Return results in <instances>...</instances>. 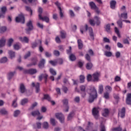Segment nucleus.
Wrapping results in <instances>:
<instances>
[{"label": "nucleus", "instance_id": "obj_1", "mask_svg": "<svg viewBox=\"0 0 131 131\" xmlns=\"http://www.w3.org/2000/svg\"><path fill=\"white\" fill-rule=\"evenodd\" d=\"M88 94L89 95V97L88 99V102L89 103H93L94 101L98 98V93L97 92V90L95 87H92L90 89L87 91Z\"/></svg>", "mask_w": 131, "mask_h": 131}, {"label": "nucleus", "instance_id": "obj_2", "mask_svg": "<svg viewBox=\"0 0 131 131\" xmlns=\"http://www.w3.org/2000/svg\"><path fill=\"white\" fill-rule=\"evenodd\" d=\"M15 21L17 23H20L24 24L25 23V17L23 14H20L16 17Z\"/></svg>", "mask_w": 131, "mask_h": 131}, {"label": "nucleus", "instance_id": "obj_3", "mask_svg": "<svg viewBox=\"0 0 131 131\" xmlns=\"http://www.w3.org/2000/svg\"><path fill=\"white\" fill-rule=\"evenodd\" d=\"M89 6L92 10H95V12L97 13V14H100V10H99V8L98 7H97V5H96V4H95L94 2H90Z\"/></svg>", "mask_w": 131, "mask_h": 131}, {"label": "nucleus", "instance_id": "obj_4", "mask_svg": "<svg viewBox=\"0 0 131 131\" xmlns=\"http://www.w3.org/2000/svg\"><path fill=\"white\" fill-rule=\"evenodd\" d=\"M55 116L56 118H57V119H59L61 123H64V121L65 120V117H64V115L62 114V113H57L55 114Z\"/></svg>", "mask_w": 131, "mask_h": 131}, {"label": "nucleus", "instance_id": "obj_5", "mask_svg": "<svg viewBox=\"0 0 131 131\" xmlns=\"http://www.w3.org/2000/svg\"><path fill=\"white\" fill-rule=\"evenodd\" d=\"M92 114L94 117L95 118V119H99V110H98V108L97 107L93 108L92 110Z\"/></svg>", "mask_w": 131, "mask_h": 131}, {"label": "nucleus", "instance_id": "obj_6", "mask_svg": "<svg viewBox=\"0 0 131 131\" xmlns=\"http://www.w3.org/2000/svg\"><path fill=\"white\" fill-rule=\"evenodd\" d=\"M27 26L28 28V29H26L27 33H29V31H31L32 29H33V26L32 25V21L29 20L27 23Z\"/></svg>", "mask_w": 131, "mask_h": 131}, {"label": "nucleus", "instance_id": "obj_7", "mask_svg": "<svg viewBox=\"0 0 131 131\" xmlns=\"http://www.w3.org/2000/svg\"><path fill=\"white\" fill-rule=\"evenodd\" d=\"M55 5L57 6L58 10H59V15L61 18H63L64 17L63 12L62 10V8H61V4H60L58 1L55 2Z\"/></svg>", "mask_w": 131, "mask_h": 131}, {"label": "nucleus", "instance_id": "obj_8", "mask_svg": "<svg viewBox=\"0 0 131 131\" xmlns=\"http://www.w3.org/2000/svg\"><path fill=\"white\" fill-rule=\"evenodd\" d=\"M25 73L28 74H35L37 72V71L35 69H30L29 70H26L24 71Z\"/></svg>", "mask_w": 131, "mask_h": 131}, {"label": "nucleus", "instance_id": "obj_9", "mask_svg": "<svg viewBox=\"0 0 131 131\" xmlns=\"http://www.w3.org/2000/svg\"><path fill=\"white\" fill-rule=\"evenodd\" d=\"M118 115L119 117L124 118L125 116V108L123 107L121 111L119 112Z\"/></svg>", "mask_w": 131, "mask_h": 131}, {"label": "nucleus", "instance_id": "obj_10", "mask_svg": "<svg viewBox=\"0 0 131 131\" xmlns=\"http://www.w3.org/2000/svg\"><path fill=\"white\" fill-rule=\"evenodd\" d=\"M100 77V73L96 72L92 75V78L94 81H99V78Z\"/></svg>", "mask_w": 131, "mask_h": 131}, {"label": "nucleus", "instance_id": "obj_11", "mask_svg": "<svg viewBox=\"0 0 131 131\" xmlns=\"http://www.w3.org/2000/svg\"><path fill=\"white\" fill-rule=\"evenodd\" d=\"M32 85L33 87L35 86V89H36V93H39V92L40 91V89L39 88V83L37 82L35 84V83L32 82Z\"/></svg>", "mask_w": 131, "mask_h": 131}, {"label": "nucleus", "instance_id": "obj_12", "mask_svg": "<svg viewBox=\"0 0 131 131\" xmlns=\"http://www.w3.org/2000/svg\"><path fill=\"white\" fill-rule=\"evenodd\" d=\"M6 41H7V40L6 39V38L5 37H2L0 39V48H3V47H5L6 45Z\"/></svg>", "mask_w": 131, "mask_h": 131}, {"label": "nucleus", "instance_id": "obj_13", "mask_svg": "<svg viewBox=\"0 0 131 131\" xmlns=\"http://www.w3.org/2000/svg\"><path fill=\"white\" fill-rule=\"evenodd\" d=\"M49 75L48 74L45 73V74H41L38 77V79L39 81H41L42 80V78H44V79H48Z\"/></svg>", "mask_w": 131, "mask_h": 131}, {"label": "nucleus", "instance_id": "obj_14", "mask_svg": "<svg viewBox=\"0 0 131 131\" xmlns=\"http://www.w3.org/2000/svg\"><path fill=\"white\" fill-rule=\"evenodd\" d=\"M15 74H16V72H10L8 73L7 74V78L8 80H11Z\"/></svg>", "mask_w": 131, "mask_h": 131}, {"label": "nucleus", "instance_id": "obj_15", "mask_svg": "<svg viewBox=\"0 0 131 131\" xmlns=\"http://www.w3.org/2000/svg\"><path fill=\"white\" fill-rule=\"evenodd\" d=\"M19 90L21 94H24V93L26 92V88H25L24 84L21 83L20 84Z\"/></svg>", "mask_w": 131, "mask_h": 131}, {"label": "nucleus", "instance_id": "obj_16", "mask_svg": "<svg viewBox=\"0 0 131 131\" xmlns=\"http://www.w3.org/2000/svg\"><path fill=\"white\" fill-rule=\"evenodd\" d=\"M62 103L63 105H65L67 106V109L64 111L65 112H68L69 110V106H68V99H63L62 100Z\"/></svg>", "mask_w": 131, "mask_h": 131}, {"label": "nucleus", "instance_id": "obj_17", "mask_svg": "<svg viewBox=\"0 0 131 131\" xmlns=\"http://www.w3.org/2000/svg\"><path fill=\"white\" fill-rule=\"evenodd\" d=\"M45 64H46V60L45 59H42L38 64V67L40 68H43V67H45Z\"/></svg>", "mask_w": 131, "mask_h": 131}, {"label": "nucleus", "instance_id": "obj_18", "mask_svg": "<svg viewBox=\"0 0 131 131\" xmlns=\"http://www.w3.org/2000/svg\"><path fill=\"white\" fill-rule=\"evenodd\" d=\"M39 19L40 20H42V21H45L46 23H49L50 22V18L48 16L42 17L40 15V17H39Z\"/></svg>", "mask_w": 131, "mask_h": 131}, {"label": "nucleus", "instance_id": "obj_19", "mask_svg": "<svg viewBox=\"0 0 131 131\" xmlns=\"http://www.w3.org/2000/svg\"><path fill=\"white\" fill-rule=\"evenodd\" d=\"M126 103L128 104V105H131V94H128L127 95V98L126 99Z\"/></svg>", "mask_w": 131, "mask_h": 131}, {"label": "nucleus", "instance_id": "obj_20", "mask_svg": "<svg viewBox=\"0 0 131 131\" xmlns=\"http://www.w3.org/2000/svg\"><path fill=\"white\" fill-rule=\"evenodd\" d=\"M89 31L91 39H92V40H94V39H95V38L94 37V32H93V29L91 27H89Z\"/></svg>", "mask_w": 131, "mask_h": 131}, {"label": "nucleus", "instance_id": "obj_21", "mask_svg": "<svg viewBox=\"0 0 131 131\" xmlns=\"http://www.w3.org/2000/svg\"><path fill=\"white\" fill-rule=\"evenodd\" d=\"M104 90L106 91V93H111L112 92V87L107 85L105 86Z\"/></svg>", "mask_w": 131, "mask_h": 131}, {"label": "nucleus", "instance_id": "obj_22", "mask_svg": "<svg viewBox=\"0 0 131 131\" xmlns=\"http://www.w3.org/2000/svg\"><path fill=\"white\" fill-rule=\"evenodd\" d=\"M8 111L6 110V108H2L0 110V114L2 115H8Z\"/></svg>", "mask_w": 131, "mask_h": 131}, {"label": "nucleus", "instance_id": "obj_23", "mask_svg": "<svg viewBox=\"0 0 131 131\" xmlns=\"http://www.w3.org/2000/svg\"><path fill=\"white\" fill-rule=\"evenodd\" d=\"M8 54H9L11 59H13V58H15V52L11 51V50H9L8 51Z\"/></svg>", "mask_w": 131, "mask_h": 131}, {"label": "nucleus", "instance_id": "obj_24", "mask_svg": "<svg viewBox=\"0 0 131 131\" xmlns=\"http://www.w3.org/2000/svg\"><path fill=\"white\" fill-rule=\"evenodd\" d=\"M40 115V113H39V111L38 110L33 111L31 113V115H32V116H34V117L38 116V115Z\"/></svg>", "mask_w": 131, "mask_h": 131}, {"label": "nucleus", "instance_id": "obj_25", "mask_svg": "<svg viewBox=\"0 0 131 131\" xmlns=\"http://www.w3.org/2000/svg\"><path fill=\"white\" fill-rule=\"evenodd\" d=\"M78 42V49L79 50H81L83 47V44H82V41L81 39H78L77 41Z\"/></svg>", "mask_w": 131, "mask_h": 131}, {"label": "nucleus", "instance_id": "obj_26", "mask_svg": "<svg viewBox=\"0 0 131 131\" xmlns=\"http://www.w3.org/2000/svg\"><path fill=\"white\" fill-rule=\"evenodd\" d=\"M42 100H47V101H49V102H50L51 99V97L50 96V95H49V94H45L43 95V98L42 99Z\"/></svg>", "mask_w": 131, "mask_h": 131}, {"label": "nucleus", "instance_id": "obj_27", "mask_svg": "<svg viewBox=\"0 0 131 131\" xmlns=\"http://www.w3.org/2000/svg\"><path fill=\"white\" fill-rule=\"evenodd\" d=\"M117 24L118 25V26L119 28H122L123 24L122 23V20H121V19H119L117 21Z\"/></svg>", "mask_w": 131, "mask_h": 131}, {"label": "nucleus", "instance_id": "obj_28", "mask_svg": "<svg viewBox=\"0 0 131 131\" xmlns=\"http://www.w3.org/2000/svg\"><path fill=\"white\" fill-rule=\"evenodd\" d=\"M108 114L109 110L108 109H104L102 113L103 116H104V117H106V116H108Z\"/></svg>", "mask_w": 131, "mask_h": 131}, {"label": "nucleus", "instance_id": "obj_29", "mask_svg": "<svg viewBox=\"0 0 131 131\" xmlns=\"http://www.w3.org/2000/svg\"><path fill=\"white\" fill-rule=\"evenodd\" d=\"M116 5V1H112L110 3V6L111 9H115V6Z\"/></svg>", "mask_w": 131, "mask_h": 131}, {"label": "nucleus", "instance_id": "obj_30", "mask_svg": "<svg viewBox=\"0 0 131 131\" xmlns=\"http://www.w3.org/2000/svg\"><path fill=\"white\" fill-rule=\"evenodd\" d=\"M73 116H74V112H71L68 116V120H71L73 118Z\"/></svg>", "mask_w": 131, "mask_h": 131}, {"label": "nucleus", "instance_id": "obj_31", "mask_svg": "<svg viewBox=\"0 0 131 131\" xmlns=\"http://www.w3.org/2000/svg\"><path fill=\"white\" fill-rule=\"evenodd\" d=\"M69 59L71 61H75L76 60V57L74 54H71L69 56Z\"/></svg>", "mask_w": 131, "mask_h": 131}, {"label": "nucleus", "instance_id": "obj_32", "mask_svg": "<svg viewBox=\"0 0 131 131\" xmlns=\"http://www.w3.org/2000/svg\"><path fill=\"white\" fill-rule=\"evenodd\" d=\"M49 71L51 74H52V75H53V76L57 75V72H56V71H55V70H54V69L50 68Z\"/></svg>", "mask_w": 131, "mask_h": 131}, {"label": "nucleus", "instance_id": "obj_33", "mask_svg": "<svg viewBox=\"0 0 131 131\" xmlns=\"http://www.w3.org/2000/svg\"><path fill=\"white\" fill-rule=\"evenodd\" d=\"M104 92V86L102 84H100L99 86V93L102 94Z\"/></svg>", "mask_w": 131, "mask_h": 131}, {"label": "nucleus", "instance_id": "obj_34", "mask_svg": "<svg viewBox=\"0 0 131 131\" xmlns=\"http://www.w3.org/2000/svg\"><path fill=\"white\" fill-rule=\"evenodd\" d=\"M93 67V63L92 62L87 63L86 64V68L88 70H91V68Z\"/></svg>", "mask_w": 131, "mask_h": 131}, {"label": "nucleus", "instance_id": "obj_35", "mask_svg": "<svg viewBox=\"0 0 131 131\" xmlns=\"http://www.w3.org/2000/svg\"><path fill=\"white\" fill-rule=\"evenodd\" d=\"M109 93H110L109 92L104 93L103 94V98L104 99H106V100L109 99L110 98Z\"/></svg>", "mask_w": 131, "mask_h": 131}, {"label": "nucleus", "instance_id": "obj_36", "mask_svg": "<svg viewBox=\"0 0 131 131\" xmlns=\"http://www.w3.org/2000/svg\"><path fill=\"white\" fill-rule=\"evenodd\" d=\"M95 20H96V24L98 26L101 24V21L100 20V18L97 16L95 17Z\"/></svg>", "mask_w": 131, "mask_h": 131}, {"label": "nucleus", "instance_id": "obj_37", "mask_svg": "<svg viewBox=\"0 0 131 131\" xmlns=\"http://www.w3.org/2000/svg\"><path fill=\"white\" fill-rule=\"evenodd\" d=\"M42 127L45 129H48V128H49V123H48L47 122H44L42 123Z\"/></svg>", "mask_w": 131, "mask_h": 131}, {"label": "nucleus", "instance_id": "obj_38", "mask_svg": "<svg viewBox=\"0 0 131 131\" xmlns=\"http://www.w3.org/2000/svg\"><path fill=\"white\" fill-rule=\"evenodd\" d=\"M38 62V60L37 59V58L34 57L32 59V63H33V65H36Z\"/></svg>", "mask_w": 131, "mask_h": 131}, {"label": "nucleus", "instance_id": "obj_39", "mask_svg": "<svg viewBox=\"0 0 131 131\" xmlns=\"http://www.w3.org/2000/svg\"><path fill=\"white\" fill-rule=\"evenodd\" d=\"M89 29V27L88 26V25H85V31H83V27L81 26L80 27V32L82 33V34H83L84 31H88V29Z\"/></svg>", "mask_w": 131, "mask_h": 131}, {"label": "nucleus", "instance_id": "obj_40", "mask_svg": "<svg viewBox=\"0 0 131 131\" xmlns=\"http://www.w3.org/2000/svg\"><path fill=\"white\" fill-rule=\"evenodd\" d=\"M26 10L27 11V12H29L30 13L31 15H32V10H31V8L29 6H25Z\"/></svg>", "mask_w": 131, "mask_h": 131}, {"label": "nucleus", "instance_id": "obj_41", "mask_svg": "<svg viewBox=\"0 0 131 131\" xmlns=\"http://www.w3.org/2000/svg\"><path fill=\"white\" fill-rule=\"evenodd\" d=\"M111 29L110 28V24L106 25L105 27V30L107 32H108V33H110V32H111Z\"/></svg>", "mask_w": 131, "mask_h": 131}, {"label": "nucleus", "instance_id": "obj_42", "mask_svg": "<svg viewBox=\"0 0 131 131\" xmlns=\"http://www.w3.org/2000/svg\"><path fill=\"white\" fill-rule=\"evenodd\" d=\"M6 31H7V27H2L0 28V33H4V32H6Z\"/></svg>", "mask_w": 131, "mask_h": 131}, {"label": "nucleus", "instance_id": "obj_43", "mask_svg": "<svg viewBox=\"0 0 131 131\" xmlns=\"http://www.w3.org/2000/svg\"><path fill=\"white\" fill-rule=\"evenodd\" d=\"M115 31L116 34L118 35V37L121 38V36L120 35V33H119V30L117 27H115Z\"/></svg>", "mask_w": 131, "mask_h": 131}, {"label": "nucleus", "instance_id": "obj_44", "mask_svg": "<svg viewBox=\"0 0 131 131\" xmlns=\"http://www.w3.org/2000/svg\"><path fill=\"white\" fill-rule=\"evenodd\" d=\"M104 55L106 57H111L112 56V52L110 51H105Z\"/></svg>", "mask_w": 131, "mask_h": 131}, {"label": "nucleus", "instance_id": "obj_45", "mask_svg": "<svg viewBox=\"0 0 131 131\" xmlns=\"http://www.w3.org/2000/svg\"><path fill=\"white\" fill-rule=\"evenodd\" d=\"M50 122L51 124H52V125H53L54 126H55V125L57 124V121H56V120H55V119L54 118L50 119Z\"/></svg>", "mask_w": 131, "mask_h": 131}, {"label": "nucleus", "instance_id": "obj_46", "mask_svg": "<svg viewBox=\"0 0 131 131\" xmlns=\"http://www.w3.org/2000/svg\"><path fill=\"white\" fill-rule=\"evenodd\" d=\"M13 48H14V50H18L21 49V45L16 43L14 45Z\"/></svg>", "mask_w": 131, "mask_h": 131}, {"label": "nucleus", "instance_id": "obj_47", "mask_svg": "<svg viewBox=\"0 0 131 131\" xmlns=\"http://www.w3.org/2000/svg\"><path fill=\"white\" fill-rule=\"evenodd\" d=\"M27 103H28V99L25 98L21 100V105H25V104H27Z\"/></svg>", "mask_w": 131, "mask_h": 131}, {"label": "nucleus", "instance_id": "obj_48", "mask_svg": "<svg viewBox=\"0 0 131 131\" xmlns=\"http://www.w3.org/2000/svg\"><path fill=\"white\" fill-rule=\"evenodd\" d=\"M60 36L61 38H65L66 37V32L64 31H61L60 32Z\"/></svg>", "mask_w": 131, "mask_h": 131}, {"label": "nucleus", "instance_id": "obj_49", "mask_svg": "<svg viewBox=\"0 0 131 131\" xmlns=\"http://www.w3.org/2000/svg\"><path fill=\"white\" fill-rule=\"evenodd\" d=\"M112 131H122V128H121L120 126H119L118 127L113 128L112 129Z\"/></svg>", "mask_w": 131, "mask_h": 131}, {"label": "nucleus", "instance_id": "obj_50", "mask_svg": "<svg viewBox=\"0 0 131 131\" xmlns=\"http://www.w3.org/2000/svg\"><path fill=\"white\" fill-rule=\"evenodd\" d=\"M38 41L39 42V50L40 52H42L43 51V48H42V46H41V40H38Z\"/></svg>", "mask_w": 131, "mask_h": 131}, {"label": "nucleus", "instance_id": "obj_51", "mask_svg": "<svg viewBox=\"0 0 131 131\" xmlns=\"http://www.w3.org/2000/svg\"><path fill=\"white\" fill-rule=\"evenodd\" d=\"M53 55L56 56V57H59L60 56V52L58 50H54L53 51Z\"/></svg>", "mask_w": 131, "mask_h": 131}, {"label": "nucleus", "instance_id": "obj_52", "mask_svg": "<svg viewBox=\"0 0 131 131\" xmlns=\"http://www.w3.org/2000/svg\"><path fill=\"white\" fill-rule=\"evenodd\" d=\"M13 41H14V39H13V38H10L8 40V47H11L12 46V43H13Z\"/></svg>", "mask_w": 131, "mask_h": 131}, {"label": "nucleus", "instance_id": "obj_53", "mask_svg": "<svg viewBox=\"0 0 131 131\" xmlns=\"http://www.w3.org/2000/svg\"><path fill=\"white\" fill-rule=\"evenodd\" d=\"M7 61L8 58H7L6 57H4L0 60V63H6Z\"/></svg>", "mask_w": 131, "mask_h": 131}, {"label": "nucleus", "instance_id": "obj_54", "mask_svg": "<svg viewBox=\"0 0 131 131\" xmlns=\"http://www.w3.org/2000/svg\"><path fill=\"white\" fill-rule=\"evenodd\" d=\"M84 79H85V77L83 75L80 76V82L81 83L84 82Z\"/></svg>", "mask_w": 131, "mask_h": 131}, {"label": "nucleus", "instance_id": "obj_55", "mask_svg": "<svg viewBox=\"0 0 131 131\" xmlns=\"http://www.w3.org/2000/svg\"><path fill=\"white\" fill-rule=\"evenodd\" d=\"M19 114H20V111L16 110V111H14V114H13V116L14 117H17L18 116V115H19Z\"/></svg>", "mask_w": 131, "mask_h": 131}, {"label": "nucleus", "instance_id": "obj_56", "mask_svg": "<svg viewBox=\"0 0 131 131\" xmlns=\"http://www.w3.org/2000/svg\"><path fill=\"white\" fill-rule=\"evenodd\" d=\"M74 101L76 103H79V102H80V97H79V96H77L75 97Z\"/></svg>", "mask_w": 131, "mask_h": 131}, {"label": "nucleus", "instance_id": "obj_57", "mask_svg": "<svg viewBox=\"0 0 131 131\" xmlns=\"http://www.w3.org/2000/svg\"><path fill=\"white\" fill-rule=\"evenodd\" d=\"M49 63L52 65V66H56L57 64H58V62L57 61H53V60H50L49 61Z\"/></svg>", "mask_w": 131, "mask_h": 131}, {"label": "nucleus", "instance_id": "obj_58", "mask_svg": "<svg viewBox=\"0 0 131 131\" xmlns=\"http://www.w3.org/2000/svg\"><path fill=\"white\" fill-rule=\"evenodd\" d=\"M121 18H123V19H127V13H122L121 14Z\"/></svg>", "mask_w": 131, "mask_h": 131}, {"label": "nucleus", "instance_id": "obj_59", "mask_svg": "<svg viewBox=\"0 0 131 131\" xmlns=\"http://www.w3.org/2000/svg\"><path fill=\"white\" fill-rule=\"evenodd\" d=\"M58 49L61 52H64V50H65V48L64 47V46H63V45L58 46Z\"/></svg>", "mask_w": 131, "mask_h": 131}, {"label": "nucleus", "instance_id": "obj_60", "mask_svg": "<svg viewBox=\"0 0 131 131\" xmlns=\"http://www.w3.org/2000/svg\"><path fill=\"white\" fill-rule=\"evenodd\" d=\"M72 50V48L71 46H70L69 47V49L67 50V54H68V55H71Z\"/></svg>", "mask_w": 131, "mask_h": 131}, {"label": "nucleus", "instance_id": "obj_61", "mask_svg": "<svg viewBox=\"0 0 131 131\" xmlns=\"http://www.w3.org/2000/svg\"><path fill=\"white\" fill-rule=\"evenodd\" d=\"M85 58L86 59V60L87 61H88V62H91V56H90V55H89V54H86L85 56Z\"/></svg>", "mask_w": 131, "mask_h": 131}, {"label": "nucleus", "instance_id": "obj_62", "mask_svg": "<svg viewBox=\"0 0 131 131\" xmlns=\"http://www.w3.org/2000/svg\"><path fill=\"white\" fill-rule=\"evenodd\" d=\"M38 12L39 13L38 17L39 18L40 15L41 17V14L42 13V8H41V7H39L38 10Z\"/></svg>", "mask_w": 131, "mask_h": 131}, {"label": "nucleus", "instance_id": "obj_63", "mask_svg": "<svg viewBox=\"0 0 131 131\" xmlns=\"http://www.w3.org/2000/svg\"><path fill=\"white\" fill-rule=\"evenodd\" d=\"M57 63L59 64V65H62L63 64V59L62 58H58L57 61Z\"/></svg>", "mask_w": 131, "mask_h": 131}, {"label": "nucleus", "instance_id": "obj_64", "mask_svg": "<svg viewBox=\"0 0 131 131\" xmlns=\"http://www.w3.org/2000/svg\"><path fill=\"white\" fill-rule=\"evenodd\" d=\"M1 11L3 14H6V12L7 11V7H3L1 8Z\"/></svg>", "mask_w": 131, "mask_h": 131}]
</instances>
